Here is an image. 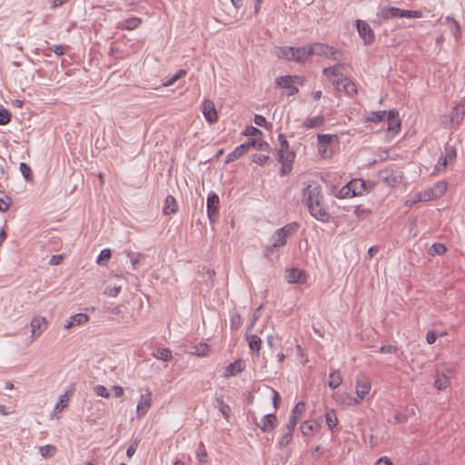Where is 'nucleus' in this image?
I'll use <instances>...</instances> for the list:
<instances>
[{
	"mask_svg": "<svg viewBox=\"0 0 465 465\" xmlns=\"http://www.w3.org/2000/svg\"><path fill=\"white\" fill-rule=\"evenodd\" d=\"M303 197L312 216L321 222H328L330 214L323 205V195L319 186L309 184L303 189Z\"/></svg>",
	"mask_w": 465,
	"mask_h": 465,
	"instance_id": "1",
	"label": "nucleus"
},
{
	"mask_svg": "<svg viewBox=\"0 0 465 465\" xmlns=\"http://www.w3.org/2000/svg\"><path fill=\"white\" fill-rule=\"evenodd\" d=\"M378 177L381 181L392 187L401 183L403 180L401 173L388 168L381 170Z\"/></svg>",
	"mask_w": 465,
	"mask_h": 465,
	"instance_id": "2",
	"label": "nucleus"
},
{
	"mask_svg": "<svg viewBox=\"0 0 465 465\" xmlns=\"http://www.w3.org/2000/svg\"><path fill=\"white\" fill-rule=\"evenodd\" d=\"M152 391L149 388H145L142 392L140 400L136 406V416L137 418L143 417L152 406Z\"/></svg>",
	"mask_w": 465,
	"mask_h": 465,
	"instance_id": "3",
	"label": "nucleus"
},
{
	"mask_svg": "<svg viewBox=\"0 0 465 465\" xmlns=\"http://www.w3.org/2000/svg\"><path fill=\"white\" fill-rule=\"evenodd\" d=\"M371 388V381L364 374L360 373L356 376L355 391L361 401L370 393Z\"/></svg>",
	"mask_w": 465,
	"mask_h": 465,
	"instance_id": "4",
	"label": "nucleus"
},
{
	"mask_svg": "<svg viewBox=\"0 0 465 465\" xmlns=\"http://www.w3.org/2000/svg\"><path fill=\"white\" fill-rule=\"evenodd\" d=\"M295 80H300L297 75H284L276 78V84L281 88L288 89L287 95L291 96L298 93V88L294 86Z\"/></svg>",
	"mask_w": 465,
	"mask_h": 465,
	"instance_id": "5",
	"label": "nucleus"
},
{
	"mask_svg": "<svg viewBox=\"0 0 465 465\" xmlns=\"http://www.w3.org/2000/svg\"><path fill=\"white\" fill-rule=\"evenodd\" d=\"M332 84L338 91L344 92L350 96H353L357 94L355 84L348 77L332 79Z\"/></svg>",
	"mask_w": 465,
	"mask_h": 465,
	"instance_id": "6",
	"label": "nucleus"
},
{
	"mask_svg": "<svg viewBox=\"0 0 465 465\" xmlns=\"http://www.w3.org/2000/svg\"><path fill=\"white\" fill-rule=\"evenodd\" d=\"M353 185H361V187H365V183L362 180H351L345 185H343L341 189L335 193V196L340 199L351 198L355 196V191L352 188Z\"/></svg>",
	"mask_w": 465,
	"mask_h": 465,
	"instance_id": "7",
	"label": "nucleus"
},
{
	"mask_svg": "<svg viewBox=\"0 0 465 465\" xmlns=\"http://www.w3.org/2000/svg\"><path fill=\"white\" fill-rule=\"evenodd\" d=\"M356 27L359 35L361 37L365 45H371L374 41V33L371 26L364 21L356 20Z\"/></svg>",
	"mask_w": 465,
	"mask_h": 465,
	"instance_id": "8",
	"label": "nucleus"
},
{
	"mask_svg": "<svg viewBox=\"0 0 465 465\" xmlns=\"http://www.w3.org/2000/svg\"><path fill=\"white\" fill-rule=\"evenodd\" d=\"M219 197L216 193L210 194L207 198V214L211 223L216 222L219 216Z\"/></svg>",
	"mask_w": 465,
	"mask_h": 465,
	"instance_id": "9",
	"label": "nucleus"
},
{
	"mask_svg": "<svg viewBox=\"0 0 465 465\" xmlns=\"http://www.w3.org/2000/svg\"><path fill=\"white\" fill-rule=\"evenodd\" d=\"M31 338L35 340L41 336L47 327V321L45 317L35 316L32 319L31 323Z\"/></svg>",
	"mask_w": 465,
	"mask_h": 465,
	"instance_id": "10",
	"label": "nucleus"
},
{
	"mask_svg": "<svg viewBox=\"0 0 465 465\" xmlns=\"http://www.w3.org/2000/svg\"><path fill=\"white\" fill-rule=\"evenodd\" d=\"M305 411V403L303 401H299L296 403L294 408L292 411L291 416L289 418L288 423L286 424V428L290 430H294L299 420L302 418V414Z\"/></svg>",
	"mask_w": 465,
	"mask_h": 465,
	"instance_id": "11",
	"label": "nucleus"
},
{
	"mask_svg": "<svg viewBox=\"0 0 465 465\" xmlns=\"http://www.w3.org/2000/svg\"><path fill=\"white\" fill-rule=\"evenodd\" d=\"M465 115V96L452 108L450 115L451 125L458 126Z\"/></svg>",
	"mask_w": 465,
	"mask_h": 465,
	"instance_id": "12",
	"label": "nucleus"
},
{
	"mask_svg": "<svg viewBox=\"0 0 465 465\" xmlns=\"http://www.w3.org/2000/svg\"><path fill=\"white\" fill-rule=\"evenodd\" d=\"M333 399L337 404L342 406H355L361 402L358 397H353L347 392L335 393Z\"/></svg>",
	"mask_w": 465,
	"mask_h": 465,
	"instance_id": "13",
	"label": "nucleus"
},
{
	"mask_svg": "<svg viewBox=\"0 0 465 465\" xmlns=\"http://www.w3.org/2000/svg\"><path fill=\"white\" fill-rule=\"evenodd\" d=\"M203 114L209 123H214L218 119L214 104L211 100H205L203 104Z\"/></svg>",
	"mask_w": 465,
	"mask_h": 465,
	"instance_id": "14",
	"label": "nucleus"
},
{
	"mask_svg": "<svg viewBox=\"0 0 465 465\" xmlns=\"http://www.w3.org/2000/svg\"><path fill=\"white\" fill-rule=\"evenodd\" d=\"M277 418L274 414H266L261 420L260 422H255L256 426L259 427L263 432L270 431L276 426Z\"/></svg>",
	"mask_w": 465,
	"mask_h": 465,
	"instance_id": "15",
	"label": "nucleus"
},
{
	"mask_svg": "<svg viewBox=\"0 0 465 465\" xmlns=\"http://www.w3.org/2000/svg\"><path fill=\"white\" fill-rule=\"evenodd\" d=\"M286 279L289 283H304L306 275L303 271L292 268L286 271Z\"/></svg>",
	"mask_w": 465,
	"mask_h": 465,
	"instance_id": "16",
	"label": "nucleus"
},
{
	"mask_svg": "<svg viewBox=\"0 0 465 465\" xmlns=\"http://www.w3.org/2000/svg\"><path fill=\"white\" fill-rule=\"evenodd\" d=\"M385 122L387 123V129L389 132L397 133L401 128V121L398 117V112L395 110L389 111Z\"/></svg>",
	"mask_w": 465,
	"mask_h": 465,
	"instance_id": "17",
	"label": "nucleus"
},
{
	"mask_svg": "<svg viewBox=\"0 0 465 465\" xmlns=\"http://www.w3.org/2000/svg\"><path fill=\"white\" fill-rule=\"evenodd\" d=\"M245 368V362L243 360L239 359L230 363L224 371V377L235 376L242 372Z\"/></svg>",
	"mask_w": 465,
	"mask_h": 465,
	"instance_id": "18",
	"label": "nucleus"
},
{
	"mask_svg": "<svg viewBox=\"0 0 465 465\" xmlns=\"http://www.w3.org/2000/svg\"><path fill=\"white\" fill-rule=\"evenodd\" d=\"M308 49L310 56L315 54L326 57L329 55L330 46L322 43H314L308 45Z\"/></svg>",
	"mask_w": 465,
	"mask_h": 465,
	"instance_id": "19",
	"label": "nucleus"
},
{
	"mask_svg": "<svg viewBox=\"0 0 465 465\" xmlns=\"http://www.w3.org/2000/svg\"><path fill=\"white\" fill-rule=\"evenodd\" d=\"M89 320V316L85 313H76L69 318L67 323L64 325L66 330H69L74 326H80L86 323Z\"/></svg>",
	"mask_w": 465,
	"mask_h": 465,
	"instance_id": "20",
	"label": "nucleus"
},
{
	"mask_svg": "<svg viewBox=\"0 0 465 465\" xmlns=\"http://www.w3.org/2000/svg\"><path fill=\"white\" fill-rule=\"evenodd\" d=\"M295 154L294 153H287L286 157L281 159L277 158V160L282 163V168L280 170L281 176L286 175L292 170V164L294 161Z\"/></svg>",
	"mask_w": 465,
	"mask_h": 465,
	"instance_id": "21",
	"label": "nucleus"
},
{
	"mask_svg": "<svg viewBox=\"0 0 465 465\" xmlns=\"http://www.w3.org/2000/svg\"><path fill=\"white\" fill-rule=\"evenodd\" d=\"M405 10L398 7L382 8L380 12L381 17L390 19L393 17H404Z\"/></svg>",
	"mask_w": 465,
	"mask_h": 465,
	"instance_id": "22",
	"label": "nucleus"
},
{
	"mask_svg": "<svg viewBox=\"0 0 465 465\" xmlns=\"http://www.w3.org/2000/svg\"><path fill=\"white\" fill-rule=\"evenodd\" d=\"M178 210L176 200L173 196L168 195L164 201L163 212L165 215L175 213Z\"/></svg>",
	"mask_w": 465,
	"mask_h": 465,
	"instance_id": "23",
	"label": "nucleus"
},
{
	"mask_svg": "<svg viewBox=\"0 0 465 465\" xmlns=\"http://www.w3.org/2000/svg\"><path fill=\"white\" fill-rule=\"evenodd\" d=\"M341 67V66L340 64H336L331 67L324 68L323 74L325 76H327L330 79V81L332 82V79H338V78L344 77L343 74L340 71Z\"/></svg>",
	"mask_w": 465,
	"mask_h": 465,
	"instance_id": "24",
	"label": "nucleus"
},
{
	"mask_svg": "<svg viewBox=\"0 0 465 465\" xmlns=\"http://www.w3.org/2000/svg\"><path fill=\"white\" fill-rule=\"evenodd\" d=\"M310 57L307 46L294 47V61L302 63Z\"/></svg>",
	"mask_w": 465,
	"mask_h": 465,
	"instance_id": "25",
	"label": "nucleus"
},
{
	"mask_svg": "<svg viewBox=\"0 0 465 465\" xmlns=\"http://www.w3.org/2000/svg\"><path fill=\"white\" fill-rule=\"evenodd\" d=\"M324 117L322 115H318V116H314V117H311V118H308L306 119L302 125L303 127L305 128H316V127H319L321 125H322L324 124Z\"/></svg>",
	"mask_w": 465,
	"mask_h": 465,
	"instance_id": "26",
	"label": "nucleus"
},
{
	"mask_svg": "<svg viewBox=\"0 0 465 465\" xmlns=\"http://www.w3.org/2000/svg\"><path fill=\"white\" fill-rule=\"evenodd\" d=\"M246 153H247L246 146L240 144L232 153H230L227 155L226 163L234 162L237 159H239L240 157H242Z\"/></svg>",
	"mask_w": 465,
	"mask_h": 465,
	"instance_id": "27",
	"label": "nucleus"
},
{
	"mask_svg": "<svg viewBox=\"0 0 465 465\" xmlns=\"http://www.w3.org/2000/svg\"><path fill=\"white\" fill-rule=\"evenodd\" d=\"M325 421L328 428L332 430L338 424V418L334 410L331 409L325 413Z\"/></svg>",
	"mask_w": 465,
	"mask_h": 465,
	"instance_id": "28",
	"label": "nucleus"
},
{
	"mask_svg": "<svg viewBox=\"0 0 465 465\" xmlns=\"http://www.w3.org/2000/svg\"><path fill=\"white\" fill-rule=\"evenodd\" d=\"M246 340L248 341L249 348L252 351H259L262 344L261 339L254 334L246 333Z\"/></svg>",
	"mask_w": 465,
	"mask_h": 465,
	"instance_id": "29",
	"label": "nucleus"
},
{
	"mask_svg": "<svg viewBox=\"0 0 465 465\" xmlns=\"http://www.w3.org/2000/svg\"><path fill=\"white\" fill-rule=\"evenodd\" d=\"M153 356L158 360L168 361L172 359V351L167 348H158L153 352Z\"/></svg>",
	"mask_w": 465,
	"mask_h": 465,
	"instance_id": "30",
	"label": "nucleus"
},
{
	"mask_svg": "<svg viewBox=\"0 0 465 465\" xmlns=\"http://www.w3.org/2000/svg\"><path fill=\"white\" fill-rule=\"evenodd\" d=\"M388 114L389 111L386 110L371 112L367 117V121L373 123L385 121L386 117L388 116Z\"/></svg>",
	"mask_w": 465,
	"mask_h": 465,
	"instance_id": "31",
	"label": "nucleus"
},
{
	"mask_svg": "<svg viewBox=\"0 0 465 465\" xmlns=\"http://www.w3.org/2000/svg\"><path fill=\"white\" fill-rule=\"evenodd\" d=\"M277 55L280 58H285L288 60L294 61V47H289V46L280 47L277 51Z\"/></svg>",
	"mask_w": 465,
	"mask_h": 465,
	"instance_id": "32",
	"label": "nucleus"
},
{
	"mask_svg": "<svg viewBox=\"0 0 465 465\" xmlns=\"http://www.w3.org/2000/svg\"><path fill=\"white\" fill-rule=\"evenodd\" d=\"M342 381L341 375L339 371H334L329 375L328 385L331 389H336Z\"/></svg>",
	"mask_w": 465,
	"mask_h": 465,
	"instance_id": "33",
	"label": "nucleus"
},
{
	"mask_svg": "<svg viewBox=\"0 0 465 465\" xmlns=\"http://www.w3.org/2000/svg\"><path fill=\"white\" fill-rule=\"evenodd\" d=\"M447 190V183L445 182H440L436 183L431 189L432 197L435 199L441 197Z\"/></svg>",
	"mask_w": 465,
	"mask_h": 465,
	"instance_id": "34",
	"label": "nucleus"
},
{
	"mask_svg": "<svg viewBox=\"0 0 465 465\" xmlns=\"http://www.w3.org/2000/svg\"><path fill=\"white\" fill-rule=\"evenodd\" d=\"M273 246L282 247L285 245L287 242V236L282 232L281 229L276 230L272 236Z\"/></svg>",
	"mask_w": 465,
	"mask_h": 465,
	"instance_id": "35",
	"label": "nucleus"
},
{
	"mask_svg": "<svg viewBox=\"0 0 465 465\" xmlns=\"http://www.w3.org/2000/svg\"><path fill=\"white\" fill-rule=\"evenodd\" d=\"M215 407L219 409V411L226 420L229 419L231 408L227 403H225L222 399L217 398Z\"/></svg>",
	"mask_w": 465,
	"mask_h": 465,
	"instance_id": "36",
	"label": "nucleus"
},
{
	"mask_svg": "<svg viewBox=\"0 0 465 465\" xmlns=\"http://www.w3.org/2000/svg\"><path fill=\"white\" fill-rule=\"evenodd\" d=\"M441 156L446 159L448 163H453L457 156L456 149L450 144H446Z\"/></svg>",
	"mask_w": 465,
	"mask_h": 465,
	"instance_id": "37",
	"label": "nucleus"
},
{
	"mask_svg": "<svg viewBox=\"0 0 465 465\" xmlns=\"http://www.w3.org/2000/svg\"><path fill=\"white\" fill-rule=\"evenodd\" d=\"M293 430H289V428L285 427V431L278 441V446L280 448L286 447L292 441Z\"/></svg>",
	"mask_w": 465,
	"mask_h": 465,
	"instance_id": "38",
	"label": "nucleus"
},
{
	"mask_svg": "<svg viewBox=\"0 0 465 465\" xmlns=\"http://www.w3.org/2000/svg\"><path fill=\"white\" fill-rule=\"evenodd\" d=\"M447 20L449 23L450 29L452 32L455 39L459 40L461 35L460 27L459 23L455 19H452L449 16L447 17Z\"/></svg>",
	"mask_w": 465,
	"mask_h": 465,
	"instance_id": "39",
	"label": "nucleus"
},
{
	"mask_svg": "<svg viewBox=\"0 0 465 465\" xmlns=\"http://www.w3.org/2000/svg\"><path fill=\"white\" fill-rule=\"evenodd\" d=\"M187 74L186 70L180 69L178 70L170 79L163 83V85L165 87L173 85L176 81L185 76Z\"/></svg>",
	"mask_w": 465,
	"mask_h": 465,
	"instance_id": "40",
	"label": "nucleus"
},
{
	"mask_svg": "<svg viewBox=\"0 0 465 465\" xmlns=\"http://www.w3.org/2000/svg\"><path fill=\"white\" fill-rule=\"evenodd\" d=\"M56 447L53 445H45L39 448V452L45 459L52 458L56 453Z\"/></svg>",
	"mask_w": 465,
	"mask_h": 465,
	"instance_id": "41",
	"label": "nucleus"
},
{
	"mask_svg": "<svg viewBox=\"0 0 465 465\" xmlns=\"http://www.w3.org/2000/svg\"><path fill=\"white\" fill-rule=\"evenodd\" d=\"M197 460L199 461V465H203L207 462V452L203 442H200L199 447L196 451Z\"/></svg>",
	"mask_w": 465,
	"mask_h": 465,
	"instance_id": "42",
	"label": "nucleus"
},
{
	"mask_svg": "<svg viewBox=\"0 0 465 465\" xmlns=\"http://www.w3.org/2000/svg\"><path fill=\"white\" fill-rule=\"evenodd\" d=\"M450 384V379L445 375L442 376L437 375L434 385L438 390H444Z\"/></svg>",
	"mask_w": 465,
	"mask_h": 465,
	"instance_id": "43",
	"label": "nucleus"
},
{
	"mask_svg": "<svg viewBox=\"0 0 465 465\" xmlns=\"http://www.w3.org/2000/svg\"><path fill=\"white\" fill-rule=\"evenodd\" d=\"M299 228V224L296 222L290 223L283 227L280 228L284 235L290 237Z\"/></svg>",
	"mask_w": 465,
	"mask_h": 465,
	"instance_id": "44",
	"label": "nucleus"
},
{
	"mask_svg": "<svg viewBox=\"0 0 465 465\" xmlns=\"http://www.w3.org/2000/svg\"><path fill=\"white\" fill-rule=\"evenodd\" d=\"M243 135L252 138H261L262 136V132L254 126H247L243 131Z\"/></svg>",
	"mask_w": 465,
	"mask_h": 465,
	"instance_id": "45",
	"label": "nucleus"
},
{
	"mask_svg": "<svg viewBox=\"0 0 465 465\" xmlns=\"http://www.w3.org/2000/svg\"><path fill=\"white\" fill-rule=\"evenodd\" d=\"M141 24V19L137 17H131L124 22V27L127 30H134Z\"/></svg>",
	"mask_w": 465,
	"mask_h": 465,
	"instance_id": "46",
	"label": "nucleus"
},
{
	"mask_svg": "<svg viewBox=\"0 0 465 465\" xmlns=\"http://www.w3.org/2000/svg\"><path fill=\"white\" fill-rule=\"evenodd\" d=\"M210 351V347L206 343H200L199 345L194 347L193 354L197 356H206Z\"/></svg>",
	"mask_w": 465,
	"mask_h": 465,
	"instance_id": "47",
	"label": "nucleus"
},
{
	"mask_svg": "<svg viewBox=\"0 0 465 465\" xmlns=\"http://www.w3.org/2000/svg\"><path fill=\"white\" fill-rule=\"evenodd\" d=\"M446 247L442 243H434L430 248V254L441 255L446 252Z\"/></svg>",
	"mask_w": 465,
	"mask_h": 465,
	"instance_id": "48",
	"label": "nucleus"
},
{
	"mask_svg": "<svg viewBox=\"0 0 465 465\" xmlns=\"http://www.w3.org/2000/svg\"><path fill=\"white\" fill-rule=\"evenodd\" d=\"M20 171L26 181H31L33 179L32 170L25 163H20Z\"/></svg>",
	"mask_w": 465,
	"mask_h": 465,
	"instance_id": "49",
	"label": "nucleus"
},
{
	"mask_svg": "<svg viewBox=\"0 0 465 465\" xmlns=\"http://www.w3.org/2000/svg\"><path fill=\"white\" fill-rule=\"evenodd\" d=\"M287 153H293V152L289 150L288 141H283V142H282V143H280V148L278 150L277 158L282 159V158L286 157Z\"/></svg>",
	"mask_w": 465,
	"mask_h": 465,
	"instance_id": "50",
	"label": "nucleus"
},
{
	"mask_svg": "<svg viewBox=\"0 0 465 465\" xmlns=\"http://www.w3.org/2000/svg\"><path fill=\"white\" fill-rule=\"evenodd\" d=\"M435 199V197H432V193L430 190H428V191H424L422 193H420L416 195V199L413 201V203H417V202H420V201H430V200H433Z\"/></svg>",
	"mask_w": 465,
	"mask_h": 465,
	"instance_id": "51",
	"label": "nucleus"
},
{
	"mask_svg": "<svg viewBox=\"0 0 465 465\" xmlns=\"http://www.w3.org/2000/svg\"><path fill=\"white\" fill-rule=\"evenodd\" d=\"M270 159L268 155L262 153H254L252 155V161L257 164L263 165Z\"/></svg>",
	"mask_w": 465,
	"mask_h": 465,
	"instance_id": "52",
	"label": "nucleus"
},
{
	"mask_svg": "<svg viewBox=\"0 0 465 465\" xmlns=\"http://www.w3.org/2000/svg\"><path fill=\"white\" fill-rule=\"evenodd\" d=\"M67 393H64L60 396L58 402L55 404L54 411H61L67 406Z\"/></svg>",
	"mask_w": 465,
	"mask_h": 465,
	"instance_id": "53",
	"label": "nucleus"
},
{
	"mask_svg": "<svg viewBox=\"0 0 465 465\" xmlns=\"http://www.w3.org/2000/svg\"><path fill=\"white\" fill-rule=\"evenodd\" d=\"M111 255H112V252H111L110 249H104L100 252V254L97 258V262L99 264H104V262H107L111 258Z\"/></svg>",
	"mask_w": 465,
	"mask_h": 465,
	"instance_id": "54",
	"label": "nucleus"
},
{
	"mask_svg": "<svg viewBox=\"0 0 465 465\" xmlns=\"http://www.w3.org/2000/svg\"><path fill=\"white\" fill-rule=\"evenodd\" d=\"M449 163H448V162L446 161V159H444L442 156H440V157L439 158V160H438L437 164H436V165H435V167H434V171H433V173H440V172L445 171V169L447 168V166H448V164H449Z\"/></svg>",
	"mask_w": 465,
	"mask_h": 465,
	"instance_id": "55",
	"label": "nucleus"
},
{
	"mask_svg": "<svg viewBox=\"0 0 465 465\" xmlns=\"http://www.w3.org/2000/svg\"><path fill=\"white\" fill-rule=\"evenodd\" d=\"M314 425L312 421H304L301 425V431L303 435H310L313 430Z\"/></svg>",
	"mask_w": 465,
	"mask_h": 465,
	"instance_id": "56",
	"label": "nucleus"
},
{
	"mask_svg": "<svg viewBox=\"0 0 465 465\" xmlns=\"http://www.w3.org/2000/svg\"><path fill=\"white\" fill-rule=\"evenodd\" d=\"M242 325V319L240 314L234 313L231 316V328L232 330H238Z\"/></svg>",
	"mask_w": 465,
	"mask_h": 465,
	"instance_id": "57",
	"label": "nucleus"
},
{
	"mask_svg": "<svg viewBox=\"0 0 465 465\" xmlns=\"http://www.w3.org/2000/svg\"><path fill=\"white\" fill-rule=\"evenodd\" d=\"M327 57L333 61H341L342 59V53L338 49L330 46L329 55Z\"/></svg>",
	"mask_w": 465,
	"mask_h": 465,
	"instance_id": "58",
	"label": "nucleus"
},
{
	"mask_svg": "<svg viewBox=\"0 0 465 465\" xmlns=\"http://www.w3.org/2000/svg\"><path fill=\"white\" fill-rule=\"evenodd\" d=\"M11 120V114L7 109H1L0 110V124L4 125L10 122Z\"/></svg>",
	"mask_w": 465,
	"mask_h": 465,
	"instance_id": "59",
	"label": "nucleus"
},
{
	"mask_svg": "<svg viewBox=\"0 0 465 465\" xmlns=\"http://www.w3.org/2000/svg\"><path fill=\"white\" fill-rule=\"evenodd\" d=\"M318 143L322 146H327L331 143L332 135L331 134H318Z\"/></svg>",
	"mask_w": 465,
	"mask_h": 465,
	"instance_id": "60",
	"label": "nucleus"
},
{
	"mask_svg": "<svg viewBox=\"0 0 465 465\" xmlns=\"http://www.w3.org/2000/svg\"><path fill=\"white\" fill-rule=\"evenodd\" d=\"M94 391L95 394L98 396H101V397H104L106 399L110 397V393H109L108 390L103 385L95 386L94 388Z\"/></svg>",
	"mask_w": 465,
	"mask_h": 465,
	"instance_id": "61",
	"label": "nucleus"
},
{
	"mask_svg": "<svg viewBox=\"0 0 465 465\" xmlns=\"http://www.w3.org/2000/svg\"><path fill=\"white\" fill-rule=\"evenodd\" d=\"M256 150L262 151V152H269L270 151V145L261 138H258L257 143H256Z\"/></svg>",
	"mask_w": 465,
	"mask_h": 465,
	"instance_id": "62",
	"label": "nucleus"
},
{
	"mask_svg": "<svg viewBox=\"0 0 465 465\" xmlns=\"http://www.w3.org/2000/svg\"><path fill=\"white\" fill-rule=\"evenodd\" d=\"M381 353H396L398 348L394 345H383L380 348Z\"/></svg>",
	"mask_w": 465,
	"mask_h": 465,
	"instance_id": "63",
	"label": "nucleus"
},
{
	"mask_svg": "<svg viewBox=\"0 0 465 465\" xmlns=\"http://www.w3.org/2000/svg\"><path fill=\"white\" fill-rule=\"evenodd\" d=\"M422 16V13L417 10H405L404 17L407 18H420Z\"/></svg>",
	"mask_w": 465,
	"mask_h": 465,
	"instance_id": "64",
	"label": "nucleus"
}]
</instances>
